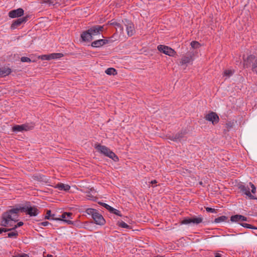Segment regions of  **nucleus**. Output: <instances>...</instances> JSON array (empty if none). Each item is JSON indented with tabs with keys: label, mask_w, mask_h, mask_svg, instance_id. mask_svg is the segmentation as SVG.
<instances>
[{
	"label": "nucleus",
	"mask_w": 257,
	"mask_h": 257,
	"mask_svg": "<svg viewBox=\"0 0 257 257\" xmlns=\"http://www.w3.org/2000/svg\"><path fill=\"white\" fill-rule=\"evenodd\" d=\"M19 210L17 208H11L2 213L0 217V234L3 232L16 230L24 224L23 222L19 220Z\"/></svg>",
	"instance_id": "nucleus-1"
},
{
	"label": "nucleus",
	"mask_w": 257,
	"mask_h": 257,
	"mask_svg": "<svg viewBox=\"0 0 257 257\" xmlns=\"http://www.w3.org/2000/svg\"><path fill=\"white\" fill-rule=\"evenodd\" d=\"M15 208H17V209L19 210V212H25L30 216H36L39 213L37 207L36 206H31L29 202H27L23 206L19 205Z\"/></svg>",
	"instance_id": "nucleus-2"
},
{
	"label": "nucleus",
	"mask_w": 257,
	"mask_h": 257,
	"mask_svg": "<svg viewBox=\"0 0 257 257\" xmlns=\"http://www.w3.org/2000/svg\"><path fill=\"white\" fill-rule=\"evenodd\" d=\"M94 148L100 153L109 157V158L113 160L114 162L118 161L119 159L118 157L106 146L97 144L95 145Z\"/></svg>",
	"instance_id": "nucleus-3"
},
{
	"label": "nucleus",
	"mask_w": 257,
	"mask_h": 257,
	"mask_svg": "<svg viewBox=\"0 0 257 257\" xmlns=\"http://www.w3.org/2000/svg\"><path fill=\"white\" fill-rule=\"evenodd\" d=\"M85 212L91 216L95 223L99 225H103L105 223V220L101 214L96 209L93 208H87Z\"/></svg>",
	"instance_id": "nucleus-4"
},
{
	"label": "nucleus",
	"mask_w": 257,
	"mask_h": 257,
	"mask_svg": "<svg viewBox=\"0 0 257 257\" xmlns=\"http://www.w3.org/2000/svg\"><path fill=\"white\" fill-rule=\"evenodd\" d=\"M245 68H251V71L257 74V58L253 55H250L243 59Z\"/></svg>",
	"instance_id": "nucleus-5"
},
{
	"label": "nucleus",
	"mask_w": 257,
	"mask_h": 257,
	"mask_svg": "<svg viewBox=\"0 0 257 257\" xmlns=\"http://www.w3.org/2000/svg\"><path fill=\"white\" fill-rule=\"evenodd\" d=\"M158 50L161 53L171 57H176V51L167 46L159 45L157 47Z\"/></svg>",
	"instance_id": "nucleus-6"
},
{
	"label": "nucleus",
	"mask_w": 257,
	"mask_h": 257,
	"mask_svg": "<svg viewBox=\"0 0 257 257\" xmlns=\"http://www.w3.org/2000/svg\"><path fill=\"white\" fill-rule=\"evenodd\" d=\"M122 23L126 27L127 35L129 37L132 36L135 32L134 24L131 20L127 19L122 20Z\"/></svg>",
	"instance_id": "nucleus-7"
},
{
	"label": "nucleus",
	"mask_w": 257,
	"mask_h": 257,
	"mask_svg": "<svg viewBox=\"0 0 257 257\" xmlns=\"http://www.w3.org/2000/svg\"><path fill=\"white\" fill-rule=\"evenodd\" d=\"M116 33L114 34L111 37L109 38V40L101 39L95 40L91 43V46L92 47L98 48L109 43H112L113 42V40L112 39V38H114L116 36Z\"/></svg>",
	"instance_id": "nucleus-8"
},
{
	"label": "nucleus",
	"mask_w": 257,
	"mask_h": 257,
	"mask_svg": "<svg viewBox=\"0 0 257 257\" xmlns=\"http://www.w3.org/2000/svg\"><path fill=\"white\" fill-rule=\"evenodd\" d=\"M92 37L100 35L104 30V26L94 25L88 29Z\"/></svg>",
	"instance_id": "nucleus-9"
},
{
	"label": "nucleus",
	"mask_w": 257,
	"mask_h": 257,
	"mask_svg": "<svg viewBox=\"0 0 257 257\" xmlns=\"http://www.w3.org/2000/svg\"><path fill=\"white\" fill-rule=\"evenodd\" d=\"M205 118L206 120L212 122L213 124L217 123L219 121V118L216 112L211 111L208 114H207Z\"/></svg>",
	"instance_id": "nucleus-10"
},
{
	"label": "nucleus",
	"mask_w": 257,
	"mask_h": 257,
	"mask_svg": "<svg viewBox=\"0 0 257 257\" xmlns=\"http://www.w3.org/2000/svg\"><path fill=\"white\" fill-rule=\"evenodd\" d=\"M30 16L27 15L25 17L20 18L16 20H14L12 24L11 25V29H16L18 27L20 26L22 24L26 23L28 20Z\"/></svg>",
	"instance_id": "nucleus-11"
},
{
	"label": "nucleus",
	"mask_w": 257,
	"mask_h": 257,
	"mask_svg": "<svg viewBox=\"0 0 257 257\" xmlns=\"http://www.w3.org/2000/svg\"><path fill=\"white\" fill-rule=\"evenodd\" d=\"M24 11L23 9L19 8L16 10H12L9 13V16L11 18L20 17L24 15Z\"/></svg>",
	"instance_id": "nucleus-12"
},
{
	"label": "nucleus",
	"mask_w": 257,
	"mask_h": 257,
	"mask_svg": "<svg viewBox=\"0 0 257 257\" xmlns=\"http://www.w3.org/2000/svg\"><path fill=\"white\" fill-rule=\"evenodd\" d=\"M239 189L240 191L246 196H247L250 199H254L255 198L253 195H252L250 192V189L247 186H245L244 185H241L239 186Z\"/></svg>",
	"instance_id": "nucleus-13"
},
{
	"label": "nucleus",
	"mask_w": 257,
	"mask_h": 257,
	"mask_svg": "<svg viewBox=\"0 0 257 257\" xmlns=\"http://www.w3.org/2000/svg\"><path fill=\"white\" fill-rule=\"evenodd\" d=\"M186 134L185 132L181 131L169 137V139L174 142L180 141L185 136Z\"/></svg>",
	"instance_id": "nucleus-14"
},
{
	"label": "nucleus",
	"mask_w": 257,
	"mask_h": 257,
	"mask_svg": "<svg viewBox=\"0 0 257 257\" xmlns=\"http://www.w3.org/2000/svg\"><path fill=\"white\" fill-rule=\"evenodd\" d=\"M72 215L73 214L71 212H64L61 215V221H65L68 224H73V222L70 220L72 218Z\"/></svg>",
	"instance_id": "nucleus-15"
},
{
	"label": "nucleus",
	"mask_w": 257,
	"mask_h": 257,
	"mask_svg": "<svg viewBox=\"0 0 257 257\" xmlns=\"http://www.w3.org/2000/svg\"><path fill=\"white\" fill-rule=\"evenodd\" d=\"M81 38L82 41L83 42H89L93 39V37H92L90 32H88V30L82 32V33L81 34Z\"/></svg>",
	"instance_id": "nucleus-16"
},
{
	"label": "nucleus",
	"mask_w": 257,
	"mask_h": 257,
	"mask_svg": "<svg viewBox=\"0 0 257 257\" xmlns=\"http://www.w3.org/2000/svg\"><path fill=\"white\" fill-rule=\"evenodd\" d=\"M108 24L113 26L116 29V33L118 32L117 29H118L120 34L123 33V28L120 24L111 20V21L108 22Z\"/></svg>",
	"instance_id": "nucleus-17"
},
{
	"label": "nucleus",
	"mask_w": 257,
	"mask_h": 257,
	"mask_svg": "<svg viewBox=\"0 0 257 257\" xmlns=\"http://www.w3.org/2000/svg\"><path fill=\"white\" fill-rule=\"evenodd\" d=\"M12 72V70L10 68L3 67L0 68V77H4L9 75Z\"/></svg>",
	"instance_id": "nucleus-18"
},
{
	"label": "nucleus",
	"mask_w": 257,
	"mask_h": 257,
	"mask_svg": "<svg viewBox=\"0 0 257 257\" xmlns=\"http://www.w3.org/2000/svg\"><path fill=\"white\" fill-rule=\"evenodd\" d=\"M55 188L58 189L60 191L63 190L67 191L70 190V186L67 184H64L62 183H59L56 185Z\"/></svg>",
	"instance_id": "nucleus-19"
},
{
	"label": "nucleus",
	"mask_w": 257,
	"mask_h": 257,
	"mask_svg": "<svg viewBox=\"0 0 257 257\" xmlns=\"http://www.w3.org/2000/svg\"><path fill=\"white\" fill-rule=\"evenodd\" d=\"M191 61H192V57L191 54L188 55L187 56H183L181 61H180V64L181 65L187 64L189 63Z\"/></svg>",
	"instance_id": "nucleus-20"
},
{
	"label": "nucleus",
	"mask_w": 257,
	"mask_h": 257,
	"mask_svg": "<svg viewBox=\"0 0 257 257\" xmlns=\"http://www.w3.org/2000/svg\"><path fill=\"white\" fill-rule=\"evenodd\" d=\"M190 221L191 223H193L194 224H198L202 222L203 219L201 216H193L190 217Z\"/></svg>",
	"instance_id": "nucleus-21"
},
{
	"label": "nucleus",
	"mask_w": 257,
	"mask_h": 257,
	"mask_svg": "<svg viewBox=\"0 0 257 257\" xmlns=\"http://www.w3.org/2000/svg\"><path fill=\"white\" fill-rule=\"evenodd\" d=\"M23 126H24V131H28L32 130L34 127V123H25L22 124Z\"/></svg>",
	"instance_id": "nucleus-22"
},
{
	"label": "nucleus",
	"mask_w": 257,
	"mask_h": 257,
	"mask_svg": "<svg viewBox=\"0 0 257 257\" xmlns=\"http://www.w3.org/2000/svg\"><path fill=\"white\" fill-rule=\"evenodd\" d=\"M86 198H87L88 200H92L95 201L97 199V198L94 196L93 195H92L90 191H88L86 192Z\"/></svg>",
	"instance_id": "nucleus-23"
},
{
	"label": "nucleus",
	"mask_w": 257,
	"mask_h": 257,
	"mask_svg": "<svg viewBox=\"0 0 257 257\" xmlns=\"http://www.w3.org/2000/svg\"><path fill=\"white\" fill-rule=\"evenodd\" d=\"M227 219V217L226 216H221L216 218L214 220L215 223H220L223 221H226Z\"/></svg>",
	"instance_id": "nucleus-24"
},
{
	"label": "nucleus",
	"mask_w": 257,
	"mask_h": 257,
	"mask_svg": "<svg viewBox=\"0 0 257 257\" xmlns=\"http://www.w3.org/2000/svg\"><path fill=\"white\" fill-rule=\"evenodd\" d=\"M117 225L122 228H124L126 229H131V226L127 225L126 223H125L124 221H118L117 222Z\"/></svg>",
	"instance_id": "nucleus-25"
},
{
	"label": "nucleus",
	"mask_w": 257,
	"mask_h": 257,
	"mask_svg": "<svg viewBox=\"0 0 257 257\" xmlns=\"http://www.w3.org/2000/svg\"><path fill=\"white\" fill-rule=\"evenodd\" d=\"M239 224L244 228L257 230V227H256L250 224H248V223H240Z\"/></svg>",
	"instance_id": "nucleus-26"
},
{
	"label": "nucleus",
	"mask_w": 257,
	"mask_h": 257,
	"mask_svg": "<svg viewBox=\"0 0 257 257\" xmlns=\"http://www.w3.org/2000/svg\"><path fill=\"white\" fill-rule=\"evenodd\" d=\"M105 73L107 75H115L116 74V70L113 68H108L105 70Z\"/></svg>",
	"instance_id": "nucleus-27"
},
{
	"label": "nucleus",
	"mask_w": 257,
	"mask_h": 257,
	"mask_svg": "<svg viewBox=\"0 0 257 257\" xmlns=\"http://www.w3.org/2000/svg\"><path fill=\"white\" fill-rule=\"evenodd\" d=\"M233 73H234V71H233L232 70L226 69V70H225L223 72V76H226V77L228 78V77H230L231 76H232Z\"/></svg>",
	"instance_id": "nucleus-28"
},
{
	"label": "nucleus",
	"mask_w": 257,
	"mask_h": 257,
	"mask_svg": "<svg viewBox=\"0 0 257 257\" xmlns=\"http://www.w3.org/2000/svg\"><path fill=\"white\" fill-rule=\"evenodd\" d=\"M24 126L23 125H16L13 127V132H22L24 131Z\"/></svg>",
	"instance_id": "nucleus-29"
},
{
	"label": "nucleus",
	"mask_w": 257,
	"mask_h": 257,
	"mask_svg": "<svg viewBox=\"0 0 257 257\" xmlns=\"http://www.w3.org/2000/svg\"><path fill=\"white\" fill-rule=\"evenodd\" d=\"M8 233V237L9 238L15 237L16 238L18 236V232L16 230H12Z\"/></svg>",
	"instance_id": "nucleus-30"
},
{
	"label": "nucleus",
	"mask_w": 257,
	"mask_h": 257,
	"mask_svg": "<svg viewBox=\"0 0 257 257\" xmlns=\"http://www.w3.org/2000/svg\"><path fill=\"white\" fill-rule=\"evenodd\" d=\"M52 59H55L57 58H60L63 56V54L62 53H52L51 54Z\"/></svg>",
	"instance_id": "nucleus-31"
},
{
	"label": "nucleus",
	"mask_w": 257,
	"mask_h": 257,
	"mask_svg": "<svg viewBox=\"0 0 257 257\" xmlns=\"http://www.w3.org/2000/svg\"><path fill=\"white\" fill-rule=\"evenodd\" d=\"M240 215L239 214H236V215H232L231 217H230V221L231 222H237V221H240Z\"/></svg>",
	"instance_id": "nucleus-32"
},
{
	"label": "nucleus",
	"mask_w": 257,
	"mask_h": 257,
	"mask_svg": "<svg viewBox=\"0 0 257 257\" xmlns=\"http://www.w3.org/2000/svg\"><path fill=\"white\" fill-rule=\"evenodd\" d=\"M181 224H189L191 223L190 217L184 218L180 222Z\"/></svg>",
	"instance_id": "nucleus-33"
},
{
	"label": "nucleus",
	"mask_w": 257,
	"mask_h": 257,
	"mask_svg": "<svg viewBox=\"0 0 257 257\" xmlns=\"http://www.w3.org/2000/svg\"><path fill=\"white\" fill-rule=\"evenodd\" d=\"M110 212L111 213L114 214L116 215H118L119 216H122L121 214L120 213V211H119L118 210H117L113 207L111 209Z\"/></svg>",
	"instance_id": "nucleus-34"
},
{
	"label": "nucleus",
	"mask_w": 257,
	"mask_h": 257,
	"mask_svg": "<svg viewBox=\"0 0 257 257\" xmlns=\"http://www.w3.org/2000/svg\"><path fill=\"white\" fill-rule=\"evenodd\" d=\"M191 46L193 48L196 49L200 46V44L199 42L197 41H192L191 43Z\"/></svg>",
	"instance_id": "nucleus-35"
},
{
	"label": "nucleus",
	"mask_w": 257,
	"mask_h": 257,
	"mask_svg": "<svg viewBox=\"0 0 257 257\" xmlns=\"http://www.w3.org/2000/svg\"><path fill=\"white\" fill-rule=\"evenodd\" d=\"M98 203L103 207H104L105 208H106L107 210H108L109 212L111 210V209L112 208V207L105 203L99 202Z\"/></svg>",
	"instance_id": "nucleus-36"
},
{
	"label": "nucleus",
	"mask_w": 257,
	"mask_h": 257,
	"mask_svg": "<svg viewBox=\"0 0 257 257\" xmlns=\"http://www.w3.org/2000/svg\"><path fill=\"white\" fill-rule=\"evenodd\" d=\"M21 61L22 62H31V60L30 58L27 57H22L21 58Z\"/></svg>",
	"instance_id": "nucleus-37"
},
{
	"label": "nucleus",
	"mask_w": 257,
	"mask_h": 257,
	"mask_svg": "<svg viewBox=\"0 0 257 257\" xmlns=\"http://www.w3.org/2000/svg\"><path fill=\"white\" fill-rule=\"evenodd\" d=\"M42 59L43 60H51L52 58H51V54L43 55L42 56Z\"/></svg>",
	"instance_id": "nucleus-38"
},
{
	"label": "nucleus",
	"mask_w": 257,
	"mask_h": 257,
	"mask_svg": "<svg viewBox=\"0 0 257 257\" xmlns=\"http://www.w3.org/2000/svg\"><path fill=\"white\" fill-rule=\"evenodd\" d=\"M51 211L50 210H47L46 215L45 217V218L46 219H50V217L51 216Z\"/></svg>",
	"instance_id": "nucleus-39"
},
{
	"label": "nucleus",
	"mask_w": 257,
	"mask_h": 257,
	"mask_svg": "<svg viewBox=\"0 0 257 257\" xmlns=\"http://www.w3.org/2000/svg\"><path fill=\"white\" fill-rule=\"evenodd\" d=\"M249 185L250 186H251V192L252 193H255V191H256V188L254 186V185L251 182L249 183Z\"/></svg>",
	"instance_id": "nucleus-40"
},
{
	"label": "nucleus",
	"mask_w": 257,
	"mask_h": 257,
	"mask_svg": "<svg viewBox=\"0 0 257 257\" xmlns=\"http://www.w3.org/2000/svg\"><path fill=\"white\" fill-rule=\"evenodd\" d=\"M206 210L208 212H211V213L216 212V210L215 209L210 208V207L206 208Z\"/></svg>",
	"instance_id": "nucleus-41"
},
{
	"label": "nucleus",
	"mask_w": 257,
	"mask_h": 257,
	"mask_svg": "<svg viewBox=\"0 0 257 257\" xmlns=\"http://www.w3.org/2000/svg\"><path fill=\"white\" fill-rule=\"evenodd\" d=\"M15 257H29V256L28 254L23 253L21 254H18Z\"/></svg>",
	"instance_id": "nucleus-42"
},
{
	"label": "nucleus",
	"mask_w": 257,
	"mask_h": 257,
	"mask_svg": "<svg viewBox=\"0 0 257 257\" xmlns=\"http://www.w3.org/2000/svg\"><path fill=\"white\" fill-rule=\"evenodd\" d=\"M49 224L50 223L48 221H44L40 223L39 225L43 226H46Z\"/></svg>",
	"instance_id": "nucleus-43"
},
{
	"label": "nucleus",
	"mask_w": 257,
	"mask_h": 257,
	"mask_svg": "<svg viewBox=\"0 0 257 257\" xmlns=\"http://www.w3.org/2000/svg\"><path fill=\"white\" fill-rule=\"evenodd\" d=\"M239 218L240 219V221H247V218L243 215H240Z\"/></svg>",
	"instance_id": "nucleus-44"
},
{
	"label": "nucleus",
	"mask_w": 257,
	"mask_h": 257,
	"mask_svg": "<svg viewBox=\"0 0 257 257\" xmlns=\"http://www.w3.org/2000/svg\"><path fill=\"white\" fill-rule=\"evenodd\" d=\"M50 219L61 221V218H55V214H54L51 215V217H50Z\"/></svg>",
	"instance_id": "nucleus-45"
},
{
	"label": "nucleus",
	"mask_w": 257,
	"mask_h": 257,
	"mask_svg": "<svg viewBox=\"0 0 257 257\" xmlns=\"http://www.w3.org/2000/svg\"><path fill=\"white\" fill-rule=\"evenodd\" d=\"M44 2H45V3H48V4H49L50 5H54V4H53V3H54V2H53V0H51V1H50V0H47V1H45Z\"/></svg>",
	"instance_id": "nucleus-46"
},
{
	"label": "nucleus",
	"mask_w": 257,
	"mask_h": 257,
	"mask_svg": "<svg viewBox=\"0 0 257 257\" xmlns=\"http://www.w3.org/2000/svg\"><path fill=\"white\" fill-rule=\"evenodd\" d=\"M150 183L152 184H156L157 183V182L156 180H154L151 181Z\"/></svg>",
	"instance_id": "nucleus-47"
},
{
	"label": "nucleus",
	"mask_w": 257,
	"mask_h": 257,
	"mask_svg": "<svg viewBox=\"0 0 257 257\" xmlns=\"http://www.w3.org/2000/svg\"><path fill=\"white\" fill-rule=\"evenodd\" d=\"M214 257H221V255L219 253H216Z\"/></svg>",
	"instance_id": "nucleus-48"
},
{
	"label": "nucleus",
	"mask_w": 257,
	"mask_h": 257,
	"mask_svg": "<svg viewBox=\"0 0 257 257\" xmlns=\"http://www.w3.org/2000/svg\"><path fill=\"white\" fill-rule=\"evenodd\" d=\"M44 257H46V256H44ZM46 257H53V255L52 254H48Z\"/></svg>",
	"instance_id": "nucleus-49"
}]
</instances>
